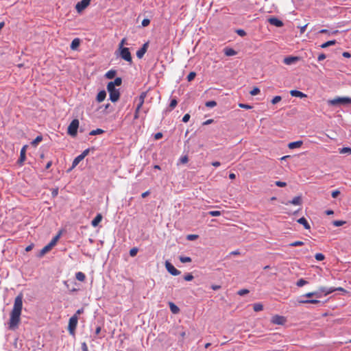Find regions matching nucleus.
I'll use <instances>...</instances> for the list:
<instances>
[{
	"label": "nucleus",
	"instance_id": "obj_37",
	"mask_svg": "<svg viewBox=\"0 0 351 351\" xmlns=\"http://www.w3.org/2000/svg\"><path fill=\"white\" fill-rule=\"evenodd\" d=\"M315 258L317 261H322L324 260L325 256L322 253H317L315 255Z\"/></svg>",
	"mask_w": 351,
	"mask_h": 351
},
{
	"label": "nucleus",
	"instance_id": "obj_5",
	"mask_svg": "<svg viewBox=\"0 0 351 351\" xmlns=\"http://www.w3.org/2000/svg\"><path fill=\"white\" fill-rule=\"evenodd\" d=\"M90 0H82L77 2L75 5V10L77 13H82L86 8H87L90 4Z\"/></svg>",
	"mask_w": 351,
	"mask_h": 351
},
{
	"label": "nucleus",
	"instance_id": "obj_36",
	"mask_svg": "<svg viewBox=\"0 0 351 351\" xmlns=\"http://www.w3.org/2000/svg\"><path fill=\"white\" fill-rule=\"evenodd\" d=\"M300 303H304V304H307V303H309V304H318L319 303V301L317 300H302V301H300Z\"/></svg>",
	"mask_w": 351,
	"mask_h": 351
},
{
	"label": "nucleus",
	"instance_id": "obj_54",
	"mask_svg": "<svg viewBox=\"0 0 351 351\" xmlns=\"http://www.w3.org/2000/svg\"><path fill=\"white\" fill-rule=\"evenodd\" d=\"M149 23H150V20H149V19H144L142 21V23H141V24H142V25H143V27H147V26H148V25H149Z\"/></svg>",
	"mask_w": 351,
	"mask_h": 351
},
{
	"label": "nucleus",
	"instance_id": "obj_56",
	"mask_svg": "<svg viewBox=\"0 0 351 351\" xmlns=\"http://www.w3.org/2000/svg\"><path fill=\"white\" fill-rule=\"evenodd\" d=\"M197 237H198V235H197V234H189L187 236V239L190 241L195 240V239H197Z\"/></svg>",
	"mask_w": 351,
	"mask_h": 351
},
{
	"label": "nucleus",
	"instance_id": "obj_31",
	"mask_svg": "<svg viewBox=\"0 0 351 351\" xmlns=\"http://www.w3.org/2000/svg\"><path fill=\"white\" fill-rule=\"evenodd\" d=\"M253 309L256 312L261 311L263 309V306L261 303H256L253 305Z\"/></svg>",
	"mask_w": 351,
	"mask_h": 351
},
{
	"label": "nucleus",
	"instance_id": "obj_39",
	"mask_svg": "<svg viewBox=\"0 0 351 351\" xmlns=\"http://www.w3.org/2000/svg\"><path fill=\"white\" fill-rule=\"evenodd\" d=\"M180 261L183 263H191V258L189 256H180Z\"/></svg>",
	"mask_w": 351,
	"mask_h": 351
},
{
	"label": "nucleus",
	"instance_id": "obj_21",
	"mask_svg": "<svg viewBox=\"0 0 351 351\" xmlns=\"http://www.w3.org/2000/svg\"><path fill=\"white\" fill-rule=\"evenodd\" d=\"M223 51H224V54L227 56H235L237 53L234 49H233L232 48H228V47L225 48L223 49Z\"/></svg>",
	"mask_w": 351,
	"mask_h": 351
},
{
	"label": "nucleus",
	"instance_id": "obj_9",
	"mask_svg": "<svg viewBox=\"0 0 351 351\" xmlns=\"http://www.w3.org/2000/svg\"><path fill=\"white\" fill-rule=\"evenodd\" d=\"M149 43L147 42L143 44L142 47L136 51V56L138 58H142L146 53L148 48Z\"/></svg>",
	"mask_w": 351,
	"mask_h": 351
},
{
	"label": "nucleus",
	"instance_id": "obj_64",
	"mask_svg": "<svg viewBox=\"0 0 351 351\" xmlns=\"http://www.w3.org/2000/svg\"><path fill=\"white\" fill-rule=\"evenodd\" d=\"M326 58V55L324 53H321L319 55L317 60L318 61L324 60Z\"/></svg>",
	"mask_w": 351,
	"mask_h": 351
},
{
	"label": "nucleus",
	"instance_id": "obj_52",
	"mask_svg": "<svg viewBox=\"0 0 351 351\" xmlns=\"http://www.w3.org/2000/svg\"><path fill=\"white\" fill-rule=\"evenodd\" d=\"M275 184L279 187H285L287 186V183L285 182H282V181H276L275 182Z\"/></svg>",
	"mask_w": 351,
	"mask_h": 351
},
{
	"label": "nucleus",
	"instance_id": "obj_33",
	"mask_svg": "<svg viewBox=\"0 0 351 351\" xmlns=\"http://www.w3.org/2000/svg\"><path fill=\"white\" fill-rule=\"evenodd\" d=\"M107 90L110 94L112 92H114L117 89L115 88V86H114L112 82H109L107 85Z\"/></svg>",
	"mask_w": 351,
	"mask_h": 351
},
{
	"label": "nucleus",
	"instance_id": "obj_8",
	"mask_svg": "<svg viewBox=\"0 0 351 351\" xmlns=\"http://www.w3.org/2000/svg\"><path fill=\"white\" fill-rule=\"evenodd\" d=\"M165 267L167 270L173 276H178L180 274V271L168 261H166L165 263Z\"/></svg>",
	"mask_w": 351,
	"mask_h": 351
},
{
	"label": "nucleus",
	"instance_id": "obj_22",
	"mask_svg": "<svg viewBox=\"0 0 351 351\" xmlns=\"http://www.w3.org/2000/svg\"><path fill=\"white\" fill-rule=\"evenodd\" d=\"M52 249V247H51V245L49 244H47L46 246H45L40 251V253H39V256L40 257H42L46 253H47L48 252H49Z\"/></svg>",
	"mask_w": 351,
	"mask_h": 351
},
{
	"label": "nucleus",
	"instance_id": "obj_53",
	"mask_svg": "<svg viewBox=\"0 0 351 351\" xmlns=\"http://www.w3.org/2000/svg\"><path fill=\"white\" fill-rule=\"evenodd\" d=\"M184 279L186 281H191L193 279V276L191 274H187L184 276Z\"/></svg>",
	"mask_w": 351,
	"mask_h": 351
},
{
	"label": "nucleus",
	"instance_id": "obj_41",
	"mask_svg": "<svg viewBox=\"0 0 351 351\" xmlns=\"http://www.w3.org/2000/svg\"><path fill=\"white\" fill-rule=\"evenodd\" d=\"M333 225L336 227L341 226L346 223L345 221L336 220L332 222Z\"/></svg>",
	"mask_w": 351,
	"mask_h": 351
},
{
	"label": "nucleus",
	"instance_id": "obj_48",
	"mask_svg": "<svg viewBox=\"0 0 351 351\" xmlns=\"http://www.w3.org/2000/svg\"><path fill=\"white\" fill-rule=\"evenodd\" d=\"M196 76V73L195 72H191L187 76V80L189 82H191L194 80Z\"/></svg>",
	"mask_w": 351,
	"mask_h": 351
},
{
	"label": "nucleus",
	"instance_id": "obj_55",
	"mask_svg": "<svg viewBox=\"0 0 351 351\" xmlns=\"http://www.w3.org/2000/svg\"><path fill=\"white\" fill-rule=\"evenodd\" d=\"M239 106L241 108H245V109H251L252 107L248 104H239Z\"/></svg>",
	"mask_w": 351,
	"mask_h": 351
},
{
	"label": "nucleus",
	"instance_id": "obj_23",
	"mask_svg": "<svg viewBox=\"0 0 351 351\" xmlns=\"http://www.w3.org/2000/svg\"><path fill=\"white\" fill-rule=\"evenodd\" d=\"M80 44V40L79 38H75L72 40L71 44V49L73 50L76 49Z\"/></svg>",
	"mask_w": 351,
	"mask_h": 351
},
{
	"label": "nucleus",
	"instance_id": "obj_2",
	"mask_svg": "<svg viewBox=\"0 0 351 351\" xmlns=\"http://www.w3.org/2000/svg\"><path fill=\"white\" fill-rule=\"evenodd\" d=\"M328 103L329 105L331 106H336L339 104L341 105H346L348 104H351V98L348 97H335L332 99H330L328 101Z\"/></svg>",
	"mask_w": 351,
	"mask_h": 351
},
{
	"label": "nucleus",
	"instance_id": "obj_32",
	"mask_svg": "<svg viewBox=\"0 0 351 351\" xmlns=\"http://www.w3.org/2000/svg\"><path fill=\"white\" fill-rule=\"evenodd\" d=\"M60 233H59L58 234H57L55 237H53L52 239V240L50 241V243H49L51 247H53L57 243V241H58L59 238H60Z\"/></svg>",
	"mask_w": 351,
	"mask_h": 351
},
{
	"label": "nucleus",
	"instance_id": "obj_20",
	"mask_svg": "<svg viewBox=\"0 0 351 351\" xmlns=\"http://www.w3.org/2000/svg\"><path fill=\"white\" fill-rule=\"evenodd\" d=\"M106 97V91L101 90L98 93V94L97 95V101L100 103L105 99Z\"/></svg>",
	"mask_w": 351,
	"mask_h": 351
},
{
	"label": "nucleus",
	"instance_id": "obj_4",
	"mask_svg": "<svg viewBox=\"0 0 351 351\" xmlns=\"http://www.w3.org/2000/svg\"><path fill=\"white\" fill-rule=\"evenodd\" d=\"M78 317L77 315H73L69 321L68 330L71 335H74L77 325Z\"/></svg>",
	"mask_w": 351,
	"mask_h": 351
},
{
	"label": "nucleus",
	"instance_id": "obj_62",
	"mask_svg": "<svg viewBox=\"0 0 351 351\" xmlns=\"http://www.w3.org/2000/svg\"><path fill=\"white\" fill-rule=\"evenodd\" d=\"M162 137V133H161V132H158V133L155 134V135H154L155 140H159Z\"/></svg>",
	"mask_w": 351,
	"mask_h": 351
},
{
	"label": "nucleus",
	"instance_id": "obj_3",
	"mask_svg": "<svg viewBox=\"0 0 351 351\" xmlns=\"http://www.w3.org/2000/svg\"><path fill=\"white\" fill-rule=\"evenodd\" d=\"M79 120L77 119H73L69 124L67 128V133L71 136H76L77 134V129L79 128Z\"/></svg>",
	"mask_w": 351,
	"mask_h": 351
},
{
	"label": "nucleus",
	"instance_id": "obj_35",
	"mask_svg": "<svg viewBox=\"0 0 351 351\" xmlns=\"http://www.w3.org/2000/svg\"><path fill=\"white\" fill-rule=\"evenodd\" d=\"M304 243L303 241H294V242H292L291 243H289V246L291 247H297V246H302L303 245Z\"/></svg>",
	"mask_w": 351,
	"mask_h": 351
},
{
	"label": "nucleus",
	"instance_id": "obj_34",
	"mask_svg": "<svg viewBox=\"0 0 351 351\" xmlns=\"http://www.w3.org/2000/svg\"><path fill=\"white\" fill-rule=\"evenodd\" d=\"M43 140V136H38L32 142V145L34 147L37 146L38 144L41 142Z\"/></svg>",
	"mask_w": 351,
	"mask_h": 351
},
{
	"label": "nucleus",
	"instance_id": "obj_30",
	"mask_svg": "<svg viewBox=\"0 0 351 351\" xmlns=\"http://www.w3.org/2000/svg\"><path fill=\"white\" fill-rule=\"evenodd\" d=\"M115 75L116 71L114 70H110L106 73L105 76L108 79H112L114 77Z\"/></svg>",
	"mask_w": 351,
	"mask_h": 351
},
{
	"label": "nucleus",
	"instance_id": "obj_60",
	"mask_svg": "<svg viewBox=\"0 0 351 351\" xmlns=\"http://www.w3.org/2000/svg\"><path fill=\"white\" fill-rule=\"evenodd\" d=\"M89 149H86L82 152L80 156L83 158V159L88 154Z\"/></svg>",
	"mask_w": 351,
	"mask_h": 351
},
{
	"label": "nucleus",
	"instance_id": "obj_17",
	"mask_svg": "<svg viewBox=\"0 0 351 351\" xmlns=\"http://www.w3.org/2000/svg\"><path fill=\"white\" fill-rule=\"evenodd\" d=\"M290 95L292 97H300V98H303V97H306V95H305L302 92L297 90H291L290 91Z\"/></svg>",
	"mask_w": 351,
	"mask_h": 351
},
{
	"label": "nucleus",
	"instance_id": "obj_50",
	"mask_svg": "<svg viewBox=\"0 0 351 351\" xmlns=\"http://www.w3.org/2000/svg\"><path fill=\"white\" fill-rule=\"evenodd\" d=\"M138 252V249L136 247H133L130 250V255L131 256H135Z\"/></svg>",
	"mask_w": 351,
	"mask_h": 351
},
{
	"label": "nucleus",
	"instance_id": "obj_14",
	"mask_svg": "<svg viewBox=\"0 0 351 351\" xmlns=\"http://www.w3.org/2000/svg\"><path fill=\"white\" fill-rule=\"evenodd\" d=\"M319 291L320 292L324 293V295H327L335 291V289L334 287L326 288L324 287H321L319 288Z\"/></svg>",
	"mask_w": 351,
	"mask_h": 351
},
{
	"label": "nucleus",
	"instance_id": "obj_12",
	"mask_svg": "<svg viewBox=\"0 0 351 351\" xmlns=\"http://www.w3.org/2000/svg\"><path fill=\"white\" fill-rule=\"evenodd\" d=\"M268 21L271 25H275L276 27H280L283 25V23L280 20L275 17L269 18L268 19Z\"/></svg>",
	"mask_w": 351,
	"mask_h": 351
},
{
	"label": "nucleus",
	"instance_id": "obj_6",
	"mask_svg": "<svg viewBox=\"0 0 351 351\" xmlns=\"http://www.w3.org/2000/svg\"><path fill=\"white\" fill-rule=\"evenodd\" d=\"M120 56L124 60L132 62V56L128 48H122L120 49Z\"/></svg>",
	"mask_w": 351,
	"mask_h": 351
},
{
	"label": "nucleus",
	"instance_id": "obj_49",
	"mask_svg": "<svg viewBox=\"0 0 351 351\" xmlns=\"http://www.w3.org/2000/svg\"><path fill=\"white\" fill-rule=\"evenodd\" d=\"M282 99V97L280 96H276L274 97L272 100H271V103L273 104H276L277 103H278L279 101H280Z\"/></svg>",
	"mask_w": 351,
	"mask_h": 351
},
{
	"label": "nucleus",
	"instance_id": "obj_15",
	"mask_svg": "<svg viewBox=\"0 0 351 351\" xmlns=\"http://www.w3.org/2000/svg\"><path fill=\"white\" fill-rule=\"evenodd\" d=\"M102 220V215L100 213H98L96 217L93 219L91 221V225L93 227H97L98 224Z\"/></svg>",
	"mask_w": 351,
	"mask_h": 351
},
{
	"label": "nucleus",
	"instance_id": "obj_63",
	"mask_svg": "<svg viewBox=\"0 0 351 351\" xmlns=\"http://www.w3.org/2000/svg\"><path fill=\"white\" fill-rule=\"evenodd\" d=\"M82 351H88V346L85 342L82 343Z\"/></svg>",
	"mask_w": 351,
	"mask_h": 351
},
{
	"label": "nucleus",
	"instance_id": "obj_25",
	"mask_svg": "<svg viewBox=\"0 0 351 351\" xmlns=\"http://www.w3.org/2000/svg\"><path fill=\"white\" fill-rule=\"evenodd\" d=\"M289 203L293 205H300L302 204V198L300 196H296L291 201L289 202Z\"/></svg>",
	"mask_w": 351,
	"mask_h": 351
},
{
	"label": "nucleus",
	"instance_id": "obj_51",
	"mask_svg": "<svg viewBox=\"0 0 351 351\" xmlns=\"http://www.w3.org/2000/svg\"><path fill=\"white\" fill-rule=\"evenodd\" d=\"M249 293V290L246 289H241L238 291V295L242 296Z\"/></svg>",
	"mask_w": 351,
	"mask_h": 351
},
{
	"label": "nucleus",
	"instance_id": "obj_11",
	"mask_svg": "<svg viewBox=\"0 0 351 351\" xmlns=\"http://www.w3.org/2000/svg\"><path fill=\"white\" fill-rule=\"evenodd\" d=\"M27 145H24L22 149H21V152H20V158L19 159V163L22 165L24 161L26 159V156H25V153H26V149H27Z\"/></svg>",
	"mask_w": 351,
	"mask_h": 351
},
{
	"label": "nucleus",
	"instance_id": "obj_57",
	"mask_svg": "<svg viewBox=\"0 0 351 351\" xmlns=\"http://www.w3.org/2000/svg\"><path fill=\"white\" fill-rule=\"evenodd\" d=\"M340 194V191L339 190H335L332 192L331 195L333 198H336Z\"/></svg>",
	"mask_w": 351,
	"mask_h": 351
},
{
	"label": "nucleus",
	"instance_id": "obj_42",
	"mask_svg": "<svg viewBox=\"0 0 351 351\" xmlns=\"http://www.w3.org/2000/svg\"><path fill=\"white\" fill-rule=\"evenodd\" d=\"M304 296H306L307 298H311L313 296L320 297V295L318 293V292H308V293H306L304 295Z\"/></svg>",
	"mask_w": 351,
	"mask_h": 351
},
{
	"label": "nucleus",
	"instance_id": "obj_24",
	"mask_svg": "<svg viewBox=\"0 0 351 351\" xmlns=\"http://www.w3.org/2000/svg\"><path fill=\"white\" fill-rule=\"evenodd\" d=\"M82 160L83 158L80 155L75 158L72 162L71 169H74Z\"/></svg>",
	"mask_w": 351,
	"mask_h": 351
},
{
	"label": "nucleus",
	"instance_id": "obj_27",
	"mask_svg": "<svg viewBox=\"0 0 351 351\" xmlns=\"http://www.w3.org/2000/svg\"><path fill=\"white\" fill-rule=\"evenodd\" d=\"M75 278L77 280L80 281V282H83L86 279V276L85 274L82 272V271H78L75 274Z\"/></svg>",
	"mask_w": 351,
	"mask_h": 351
},
{
	"label": "nucleus",
	"instance_id": "obj_44",
	"mask_svg": "<svg viewBox=\"0 0 351 351\" xmlns=\"http://www.w3.org/2000/svg\"><path fill=\"white\" fill-rule=\"evenodd\" d=\"M208 215L213 217H217L221 215V212L219 210H212L208 212Z\"/></svg>",
	"mask_w": 351,
	"mask_h": 351
},
{
	"label": "nucleus",
	"instance_id": "obj_13",
	"mask_svg": "<svg viewBox=\"0 0 351 351\" xmlns=\"http://www.w3.org/2000/svg\"><path fill=\"white\" fill-rule=\"evenodd\" d=\"M110 95V99L112 101V102H116L119 100V97H120V93H119V90H115L114 92H112L109 94Z\"/></svg>",
	"mask_w": 351,
	"mask_h": 351
},
{
	"label": "nucleus",
	"instance_id": "obj_1",
	"mask_svg": "<svg viewBox=\"0 0 351 351\" xmlns=\"http://www.w3.org/2000/svg\"><path fill=\"white\" fill-rule=\"evenodd\" d=\"M23 308V295L21 294L15 298L13 308L10 313L8 322L10 330H14L18 328L21 321V315Z\"/></svg>",
	"mask_w": 351,
	"mask_h": 351
},
{
	"label": "nucleus",
	"instance_id": "obj_38",
	"mask_svg": "<svg viewBox=\"0 0 351 351\" xmlns=\"http://www.w3.org/2000/svg\"><path fill=\"white\" fill-rule=\"evenodd\" d=\"M307 283L308 282L306 280H305L303 278H301L299 280H298L296 285L298 287H303L304 285H306Z\"/></svg>",
	"mask_w": 351,
	"mask_h": 351
},
{
	"label": "nucleus",
	"instance_id": "obj_7",
	"mask_svg": "<svg viewBox=\"0 0 351 351\" xmlns=\"http://www.w3.org/2000/svg\"><path fill=\"white\" fill-rule=\"evenodd\" d=\"M271 322L274 324L283 325L286 322V318L283 316L276 315L271 317Z\"/></svg>",
	"mask_w": 351,
	"mask_h": 351
},
{
	"label": "nucleus",
	"instance_id": "obj_19",
	"mask_svg": "<svg viewBox=\"0 0 351 351\" xmlns=\"http://www.w3.org/2000/svg\"><path fill=\"white\" fill-rule=\"evenodd\" d=\"M298 222L300 224L303 225L304 228L306 230H309L311 228L309 223H308L307 220L304 217H301L299 219H298Z\"/></svg>",
	"mask_w": 351,
	"mask_h": 351
},
{
	"label": "nucleus",
	"instance_id": "obj_59",
	"mask_svg": "<svg viewBox=\"0 0 351 351\" xmlns=\"http://www.w3.org/2000/svg\"><path fill=\"white\" fill-rule=\"evenodd\" d=\"M190 114H186L184 115V117H182V121L184 122V123H186L189 121V119H190Z\"/></svg>",
	"mask_w": 351,
	"mask_h": 351
},
{
	"label": "nucleus",
	"instance_id": "obj_58",
	"mask_svg": "<svg viewBox=\"0 0 351 351\" xmlns=\"http://www.w3.org/2000/svg\"><path fill=\"white\" fill-rule=\"evenodd\" d=\"M126 44V38H124L121 40V41L120 42L119 45V49H121L122 48H124L123 47V45Z\"/></svg>",
	"mask_w": 351,
	"mask_h": 351
},
{
	"label": "nucleus",
	"instance_id": "obj_61",
	"mask_svg": "<svg viewBox=\"0 0 351 351\" xmlns=\"http://www.w3.org/2000/svg\"><path fill=\"white\" fill-rule=\"evenodd\" d=\"M237 33L241 36H244L246 35V32L243 29H238L237 30Z\"/></svg>",
	"mask_w": 351,
	"mask_h": 351
},
{
	"label": "nucleus",
	"instance_id": "obj_40",
	"mask_svg": "<svg viewBox=\"0 0 351 351\" xmlns=\"http://www.w3.org/2000/svg\"><path fill=\"white\" fill-rule=\"evenodd\" d=\"M205 105L208 108H213L217 106V102L215 101H208L206 102Z\"/></svg>",
	"mask_w": 351,
	"mask_h": 351
},
{
	"label": "nucleus",
	"instance_id": "obj_29",
	"mask_svg": "<svg viewBox=\"0 0 351 351\" xmlns=\"http://www.w3.org/2000/svg\"><path fill=\"white\" fill-rule=\"evenodd\" d=\"M335 44H336V40H329V41H327V42L323 43L321 45V47L322 48H326V47H328L330 46L334 45Z\"/></svg>",
	"mask_w": 351,
	"mask_h": 351
},
{
	"label": "nucleus",
	"instance_id": "obj_45",
	"mask_svg": "<svg viewBox=\"0 0 351 351\" xmlns=\"http://www.w3.org/2000/svg\"><path fill=\"white\" fill-rule=\"evenodd\" d=\"M340 153L351 154V148L350 147H343L340 150Z\"/></svg>",
	"mask_w": 351,
	"mask_h": 351
},
{
	"label": "nucleus",
	"instance_id": "obj_46",
	"mask_svg": "<svg viewBox=\"0 0 351 351\" xmlns=\"http://www.w3.org/2000/svg\"><path fill=\"white\" fill-rule=\"evenodd\" d=\"M260 93V89L257 87H254L250 92V95L252 96H255Z\"/></svg>",
	"mask_w": 351,
	"mask_h": 351
},
{
	"label": "nucleus",
	"instance_id": "obj_18",
	"mask_svg": "<svg viewBox=\"0 0 351 351\" xmlns=\"http://www.w3.org/2000/svg\"><path fill=\"white\" fill-rule=\"evenodd\" d=\"M146 96H147V92L141 93V94L140 95V96L138 97V101H139L138 104L136 106V107H138V108H142Z\"/></svg>",
	"mask_w": 351,
	"mask_h": 351
},
{
	"label": "nucleus",
	"instance_id": "obj_16",
	"mask_svg": "<svg viewBox=\"0 0 351 351\" xmlns=\"http://www.w3.org/2000/svg\"><path fill=\"white\" fill-rule=\"evenodd\" d=\"M302 144H303V142L302 141H294V142L289 143L288 144V147L291 149L299 148L302 145Z\"/></svg>",
	"mask_w": 351,
	"mask_h": 351
},
{
	"label": "nucleus",
	"instance_id": "obj_47",
	"mask_svg": "<svg viewBox=\"0 0 351 351\" xmlns=\"http://www.w3.org/2000/svg\"><path fill=\"white\" fill-rule=\"evenodd\" d=\"M178 104V101L176 99H173L169 104V108L171 110L173 109Z\"/></svg>",
	"mask_w": 351,
	"mask_h": 351
},
{
	"label": "nucleus",
	"instance_id": "obj_28",
	"mask_svg": "<svg viewBox=\"0 0 351 351\" xmlns=\"http://www.w3.org/2000/svg\"><path fill=\"white\" fill-rule=\"evenodd\" d=\"M103 133H104V130H103L102 129H100V128H97L96 130H91L89 134L91 136H95V135H97V134H101Z\"/></svg>",
	"mask_w": 351,
	"mask_h": 351
},
{
	"label": "nucleus",
	"instance_id": "obj_43",
	"mask_svg": "<svg viewBox=\"0 0 351 351\" xmlns=\"http://www.w3.org/2000/svg\"><path fill=\"white\" fill-rule=\"evenodd\" d=\"M114 86H120L122 83L121 77H117L113 82H111Z\"/></svg>",
	"mask_w": 351,
	"mask_h": 351
},
{
	"label": "nucleus",
	"instance_id": "obj_10",
	"mask_svg": "<svg viewBox=\"0 0 351 351\" xmlns=\"http://www.w3.org/2000/svg\"><path fill=\"white\" fill-rule=\"evenodd\" d=\"M299 60V57L297 56H288L284 58V63L287 65H290Z\"/></svg>",
	"mask_w": 351,
	"mask_h": 351
},
{
	"label": "nucleus",
	"instance_id": "obj_26",
	"mask_svg": "<svg viewBox=\"0 0 351 351\" xmlns=\"http://www.w3.org/2000/svg\"><path fill=\"white\" fill-rule=\"evenodd\" d=\"M169 308L171 311L174 314H177L180 311V308L173 302H169Z\"/></svg>",
	"mask_w": 351,
	"mask_h": 351
}]
</instances>
